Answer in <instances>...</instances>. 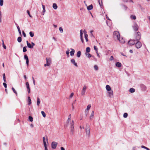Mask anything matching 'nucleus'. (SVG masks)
I'll return each instance as SVG.
<instances>
[{
    "mask_svg": "<svg viewBox=\"0 0 150 150\" xmlns=\"http://www.w3.org/2000/svg\"><path fill=\"white\" fill-rule=\"evenodd\" d=\"M120 37V33L118 31H115L113 33V38L115 40L119 39Z\"/></svg>",
    "mask_w": 150,
    "mask_h": 150,
    "instance_id": "f257e3e1",
    "label": "nucleus"
},
{
    "mask_svg": "<svg viewBox=\"0 0 150 150\" xmlns=\"http://www.w3.org/2000/svg\"><path fill=\"white\" fill-rule=\"evenodd\" d=\"M135 38L136 40L139 41L141 39V34L139 32H137L135 35Z\"/></svg>",
    "mask_w": 150,
    "mask_h": 150,
    "instance_id": "f03ea898",
    "label": "nucleus"
},
{
    "mask_svg": "<svg viewBox=\"0 0 150 150\" xmlns=\"http://www.w3.org/2000/svg\"><path fill=\"white\" fill-rule=\"evenodd\" d=\"M74 122L73 120L72 121V122L70 124V128H71V132L72 133V134H73V132L74 131Z\"/></svg>",
    "mask_w": 150,
    "mask_h": 150,
    "instance_id": "7ed1b4c3",
    "label": "nucleus"
},
{
    "mask_svg": "<svg viewBox=\"0 0 150 150\" xmlns=\"http://www.w3.org/2000/svg\"><path fill=\"white\" fill-rule=\"evenodd\" d=\"M47 64H44V66H49L51 63V59L50 58L48 59L47 57L46 58Z\"/></svg>",
    "mask_w": 150,
    "mask_h": 150,
    "instance_id": "20e7f679",
    "label": "nucleus"
},
{
    "mask_svg": "<svg viewBox=\"0 0 150 150\" xmlns=\"http://www.w3.org/2000/svg\"><path fill=\"white\" fill-rule=\"evenodd\" d=\"M90 128L88 125H86V134L89 135L90 132Z\"/></svg>",
    "mask_w": 150,
    "mask_h": 150,
    "instance_id": "39448f33",
    "label": "nucleus"
},
{
    "mask_svg": "<svg viewBox=\"0 0 150 150\" xmlns=\"http://www.w3.org/2000/svg\"><path fill=\"white\" fill-rule=\"evenodd\" d=\"M87 88V87L86 86H84L83 87V88L82 89L81 94L82 96H84Z\"/></svg>",
    "mask_w": 150,
    "mask_h": 150,
    "instance_id": "423d86ee",
    "label": "nucleus"
},
{
    "mask_svg": "<svg viewBox=\"0 0 150 150\" xmlns=\"http://www.w3.org/2000/svg\"><path fill=\"white\" fill-rule=\"evenodd\" d=\"M135 46L137 48L139 49L142 47V44L140 41H138L136 43Z\"/></svg>",
    "mask_w": 150,
    "mask_h": 150,
    "instance_id": "0eeeda50",
    "label": "nucleus"
},
{
    "mask_svg": "<svg viewBox=\"0 0 150 150\" xmlns=\"http://www.w3.org/2000/svg\"><path fill=\"white\" fill-rule=\"evenodd\" d=\"M135 43V40H130L128 42V44L130 45H132Z\"/></svg>",
    "mask_w": 150,
    "mask_h": 150,
    "instance_id": "6e6552de",
    "label": "nucleus"
},
{
    "mask_svg": "<svg viewBox=\"0 0 150 150\" xmlns=\"http://www.w3.org/2000/svg\"><path fill=\"white\" fill-rule=\"evenodd\" d=\"M57 145V143L56 142H52V148L53 149H55L56 148Z\"/></svg>",
    "mask_w": 150,
    "mask_h": 150,
    "instance_id": "1a4fd4ad",
    "label": "nucleus"
},
{
    "mask_svg": "<svg viewBox=\"0 0 150 150\" xmlns=\"http://www.w3.org/2000/svg\"><path fill=\"white\" fill-rule=\"evenodd\" d=\"M117 40H119L120 42L122 44L124 43L125 42V40L122 37H120L119 39Z\"/></svg>",
    "mask_w": 150,
    "mask_h": 150,
    "instance_id": "9d476101",
    "label": "nucleus"
},
{
    "mask_svg": "<svg viewBox=\"0 0 150 150\" xmlns=\"http://www.w3.org/2000/svg\"><path fill=\"white\" fill-rule=\"evenodd\" d=\"M26 85L27 88L28 92V93H30V88L29 84L28 82H27L26 83Z\"/></svg>",
    "mask_w": 150,
    "mask_h": 150,
    "instance_id": "9b49d317",
    "label": "nucleus"
},
{
    "mask_svg": "<svg viewBox=\"0 0 150 150\" xmlns=\"http://www.w3.org/2000/svg\"><path fill=\"white\" fill-rule=\"evenodd\" d=\"M24 58L26 60V63L27 65H28L29 63V60L28 56L26 54L24 55Z\"/></svg>",
    "mask_w": 150,
    "mask_h": 150,
    "instance_id": "f8f14e48",
    "label": "nucleus"
},
{
    "mask_svg": "<svg viewBox=\"0 0 150 150\" xmlns=\"http://www.w3.org/2000/svg\"><path fill=\"white\" fill-rule=\"evenodd\" d=\"M43 142L44 144H45H45H46V142L47 143H48V139L47 137H46V139H45V137H43Z\"/></svg>",
    "mask_w": 150,
    "mask_h": 150,
    "instance_id": "ddd939ff",
    "label": "nucleus"
},
{
    "mask_svg": "<svg viewBox=\"0 0 150 150\" xmlns=\"http://www.w3.org/2000/svg\"><path fill=\"white\" fill-rule=\"evenodd\" d=\"M138 26L137 25H135L133 26V28L134 30L136 31L138 30Z\"/></svg>",
    "mask_w": 150,
    "mask_h": 150,
    "instance_id": "4468645a",
    "label": "nucleus"
},
{
    "mask_svg": "<svg viewBox=\"0 0 150 150\" xmlns=\"http://www.w3.org/2000/svg\"><path fill=\"white\" fill-rule=\"evenodd\" d=\"M71 62L76 67L78 66L77 63L75 62V60L74 59H72L71 60Z\"/></svg>",
    "mask_w": 150,
    "mask_h": 150,
    "instance_id": "2eb2a0df",
    "label": "nucleus"
},
{
    "mask_svg": "<svg viewBox=\"0 0 150 150\" xmlns=\"http://www.w3.org/2000/svg\"><path fill=\"white\" fill-rule=\"evenodd\" d=\"M94 115V112L93 111H92L91 115L90 116V118L91 120L93 119V117Z\"/></svg>",
    "mask_w": 150,
    "mask_h": 150,
    "instance_id": "dca6fc26",
    "label": "nucleus"
},
{
    "mask_svg": "<svg viewBox=\"0 0 150 150\" xmlns=\"http://www.w3.org/2000/svg\"><path fill=\"white\" fill-rule=\"evenodd\" d=\"M75 52V50L74 49H71V51L70 52V55L72 56L74 55Z\"/></svg>",
    "mask_w": 150,
    "mask_h": 150,
    "instance_id": "f3484780",
    "label": "nucleus"
},
{
    "mask_svg": "<svg viewBox=\"0 0 150 150\" xmlns=\"http://www.w3.org/2000/svg\"><path fill=\"white\" fill-rule=\"evenodd\" d=\"M108 92L109 94V96L110 97H111L113 95V92L112 90Z\"/></svg>",
    "mask_w": 150,
    "mask_h": 150,
    "instance_id": "a211bd4d",
    "label": "nucleus"
},
{
    "mask_svg": "<svg viewBox=\"0 0 150 150\" xmlns=\"http://www.w3.org/2000/svg\"><path fill=\"white\" fill-rule=\"evenodd\" d=\"M116 66L119 67H121V64L119 62H117L116 63Z\"/></svg>",
    "mask_w": 150,
    "mask_h": 150,
    "instance_id": "6ab92c4d",
    "label": "nucleus"
},
{
    "mask_svg": "<svg viewBox=\"0 0 150 150\" xmlns=\"http://www.w3.org/2000/svg\"><path fill=\"white\" fill-rule=\"evenodd\" d=\"M106 90L108 91H110L111 90V88L109 85L106 86Z\"/></svg>",
    "mask_w": 150,
    "mask_h": 150,
    "instance_id": "aec40b11",
    "label": "nucleus"
},
{
    "mask_svg": "<svg viewBox=\"0 0 150 150\" xmlns=\"http://www.w3.org/2000/svg\"><path fill=\"white\" fill-rule=\"evenodd\" d=\"M71 115H69V116L68 118L67 119V123H69V121L71 120Z\"/></svg>",
    "mask_w": 150,
    "mask_h": 150,
    "instance_id": "412c9836",
    "label": "nucleus"
},
{
    "mask_svg": "<svg viewBox=\"0 0 150 150\" xmlns=\"http://www.w3.org/2000/svg\"><path fill=\"white\" fill-rule=\"evenodd\" d=\"M40 103V99L38 97L37 98V105L38 106H39Z\"/></svg>",
    "mask_w": 150,
    "mask_h": 150,
    "instance_id": "4be33fe9",
    "label": "nucleus"
},
{
    "mask_svg": "<svg viewBox=\"0 0 150 150\" xmlns=\"http://www.w3.org/2000/svg\"><path fill=\"white\" fill-rule=\"evenodd\" d=\"M93 6L92 4L87 7V9H92L93 8Z\"/></svg>",
    "mask_w": 150,
    "mask_h": 150,
    "instance_id": "5701e85b",
    "label": "nucleus"
},
{
    "mask_svg": "<svg viewBox=\"0 0 150 150\" xmlns=\"http://www.w3.org/2000/svg\"><path fill=\"white\" fill-rule=\"evenodd\" d=\"M53 7L54 9H56L57 7L56 4L54 3L53 4Z\"/></svg>",
    "mask_w": 150,
    "mask_h": 150,
    "instance_id": "b1692460",
    "label": "nucleus"
},
{
    "mask_svg": "<svg viewBox=\"0 0 150 150\" xmlns=\"http://www.w3.org/2000/svg\"><path fill=\"white\" fill-rule=\"evenodd\" d=\"M81 52L80 51H79L77 52V56L78 57H80Z\"/></svg>",
    "mask_w": 150,
    "mask_h": 150,
    "instance_id": "393cba45",
    "label": "nucleus"
},
{
    "mask_svg": "<svg viewBox=\"0 0 150 150\" xmlns=\"http://www.w3.org/2000/svg\"><path fill=\"white\" fill-rule=\"evenodd\" d=\"M90 48L89 47H88L86 48V53H89L90 52Z\"/></svg>",
    "mask_w": 150,
    "mask_h": 150,
    "instance_id": "a878e982",
    "label": "nucleus"
},
{
    "mask_svg": "<svg viewBox=\"0 0 150 150\" xmlns=\"http://www.w3.org/2000/svg\"><path fill=\"white\" fill-rule=\"evenodd\" d=\"M135 90L132 88H131L129 89V91L131 93H134L135 92Z\"/></svg>",
    "mask_w": 150,
    "mask_h": 150,
    "instance_id": "bb28decb",
    "label": "nucleus"
},
{
    "mask_svg": "<svg viewBox=\"0 0 150 150\" xmlns=\"http://www.w3.org/2000/svg\"><path fill=\"white\" fill-rule=\"evenodd\" d=\"M17 40L19 42H20L22 41V39L21 37H19L18 38Z\"/></svg>",
    "mask_w": 150,
    "mask_h": 150,
    "instance_id": "cd10ccee",
    "label": "nucleus"
},
{
    "mask_svg": "<svg viewBox=\"0 0 150 150\" xmlns=\"http://www.w3.org/2000/svg\"><path fill=\"white\" fill-rule=\"evenodd\" d=\"M28 104L30 105L31 103V100L30 97H28Z\"/></svg>",
    "mask_w": 150,
    "mask_h": 150,
    "instance_id": "c85d7f7f",
    "label": "nucleus"
},
{
    "mask_svg": "<svg viewBox=\"0 0 150 150\" xmlns=\"http://www.w3.org/2000/svg\"><path fill=\"white\" fill-rule=\"evenodd\" d=\"M41 113L43 116L44 117H46V115L45 112L43 111H42Z\"/></svg>",
    "mask_w": 150,
    "mask_h": 150,
    "instance_id": "c756f323",
    "label": "nucleus"
},
{
    "mask_svg": "<svg viewBox=\"0 0 150 150\" xmlns=\"http://www.w3.org/2000/svg\"><path fill=\"white\" fill-rule=\"evenodd\" d=\"M27 45L29 48H33V46H32L30 43H29Z\"/></svg>",
    "mask_w": 150,
    "mask_h": 150,
    "instance_id": "7c9ffc66",
    "label": "nucleus"
},
{
    "mask_svg": "<svg viewBox=\"0 0 150 150\" xmlns=\"http://www.w3.org/2000/svg\"><path fill=\"white\" fill-rule=\"evenodd\" d=\"M86 56L89 58L91 57V54L88 53H86Z\"/></svg>",
    "mask_w": 150,
    "mask_h": 150,
    "instance_id": "2f4dec72",
    "label": "nucleus"
},
{
    "mask_svg": "<svg viewBox=\"0 0 150 150\" xmlns=\"http://www.w3.org/2000/svg\"><path fill=\"white\" fill-rule=\"evenodd\" d=\"M29 34H30V36L32 37H33L34 36V34L32 32H30L29 33Z\"/></svg>",
    "mask_w": 150,
    "mask_h": 150,
    "instance_id": "473e14b6",
    "label": "nucleus"
},
{
    "mask_svg": "<svg viewBox=\"0 0 150 150\" xmlns=\"http://www.w3.org/2000/svg\"><path fill=\"white\" fill-rule=\"evenodd\" d=\"M88 35L87 34H86V35H85V38L86 41V42H88Z\"/></svg>",
    "mask_w": 150,
    "mask_h": 150,
    "instance_id": "72a5a7b5",
    "label": "nucleus"
},
{
    "mask_svg": "<svg viewBox=\"0 0 150 150\" xmlns=\"http://www.w3.org/2000/svg\"><path fill=\"white\" fill-rule=\"evenodd\" d=\"M28 118H29V119L30 121V122H32L33 121V118L32 117L29 116L28 117Z\"/></svg>",
    "mask_w": 150,
    "mask_h": 150,
    "instance_id": "f704fd0d",
    "label": "nucleus"
},
{
    "mask_svg": "<svg viewBox=\"0 0 150 150\" xmlns=\"http://www.w3.org/2000/svg\"><path fill=\"white\" fill-rule=\"evenodd\" d=\"M12 90L13 91V92L15 93V94H16V95H17V93L16 92V91L15 90V89L14 88H13V87H12Z\"/></svg>",
    "mask_w": 150,
    "mask_h": 150,
    "instance_id": "c9c22d12",
    "label": "nucleus"
},
{
    "mask_svg": "<svg viewBox=\"0 0 150 150\" xmlns=\"http://www.w3.org/2000/svg\"><path fill=\"white\" fill-rule=\"evenodd\" d=\"M91 107V104H89L88 105L87 107L86 110L88 111V110L90 109Z\"/></svg>",
    "mask_w": 150,
    "mask_h": 150,
    "instance_id": "e433bc0d",
    "label": "nucleus"
},
{
    "mask_svg": "<svg viewBox=\"0 0 150 150\" xmlns=\"http://www.w3.org/2000/svg\"><path fill=\"white\" fill-rule=\"evenodd\" d=\"M131 18L135 20L136 18V17L135 16L132 15L131 16Z\"/></svg>",
    "mask_w": 150,
    "mask_h": 150,
    "instance_id": "4c0bfd02",
    "label": "nucleus"
},
{
    "mask_svg": "<svg viewBox=\"0 0 150 150\" xmlns=\"http://www.w3.org/2000/svg\"><path fill=\"white\" fill-rule=\"evenodd\" d=\"M83 31L82 30H81L80 31V38L82 37V35H83Z\"/></svg>",
    "mask_w": 150,
    "mask_h": 150,
    "instance_id": "58836bf2",
    "label": "nucleus"
},
{
    "mask_svg": "<svg viewBox=\"0 0 150 150\" xmlns=\"http://www.w3.org/2000/svg\"><path fill=\"white\" fill-rule=\"evenodd\" d=\"M128 114L127 113H125L123 115V117L125 118H126L127 117Z\"/></svg>",
    "mask_w": 150,
    "mask_h": 150,
    "instance_id": "ea45409f",
    "label": "nucleus"
},
{
    "mask_svg": "<svg viewBox=\"0 0 150 150\" xmlns=\"http://www.w3.org/2000/svg\"><path fill=\"white\" fill-rule=\"evenodd\" d=\"M27 51L26 47H24L23 48V51L24 52H26Z\"/></svg>",
    "mask_w": 150,
    "mask_h": 150,
    "instance_id": "a19ab883",
    "label": "nucleus"
},
{
    "mask_svg": "<svg viewBox=\"0 0 150 150\" xmlns=\"http://www.w3.org/2000/svg\"><path fill=\"white\" fill-rule=\"evenodd\" d=\"M69 49H68L67 51L66 52V54L67 55V56L68 57L69 56Z\"/></svg>",
    "mask_w": 150,
    "mask_h": 150,
    "instance_id": "79ce46f5",
    "label": "nucleus"
},
{
    "mask_svg": "<svg viewBox=\"0 0 150 150\" xmlns=\"http://www.w3.org/2000/svg\"><path fill=\"white\" fill-rule=\"evenodd\" d=\"M44 147L45 148V150H48V149H47V144H45H45H44Z\"/></svg>",
    "mask_w": 150,
    "mask_h": 150,
    "instance_id": "37998d69",
    "label": "nucleus"
},
{
    "mask_svg": "<svg viewBox=\"0 0 150 150\" xmlns=\"http://www.w3.org/2000/svg\"><path fill=\"white\" fill-rule=\"evenodd\" d=\"M3 4V0H0V4L1 6H2Z\"/></svg>",
    "mask_w": 150,
    "mask_h": 150,
    "instance_id": "c03bdc74",
    "label": "nucleus"
},
{
    "mask_svg": "<svg viewBox=\"0 0 150 150\" xmlns=\"http://www.w3.org/2000/svg\"><path fill=\"white\" fill-rule=\"evenodd\" d=\"M142 148L145 149H146L147 150H150L148 148L145 146H142Z\"/></svg>",
    "mask_w": 150,
    "mask_h": 150,
    "instance_id": "a18cd8bd",
    "label": "nucleus"
},
{
    "mask_svg": "<svg viewBox=\"0 0 150 150\" xmlns=\"http://www.w3.org/2000/svg\"><path fill=\"white\" fill-rule=\"evenodd\" d=\"M3 41V47L4 48V49H6V46L4 44V42L3 40H2Z\"/></svg>",
    "mask_w": 150,
    "mask_h": 150,
    "instance_id": "49530a36",
    "label": "nucleus"
},
{
    "mask_svg": "<svg viewBox=\"0 0 150 150\" xmlns=\"http://www.w3.org/2000/svg\"><path fill=\"white\" fill-rule=\"evenodd\" d=\"M94 69L96 70H97L98 69V67L96 65H95L94 66Z\"/></svg>",
    "mask_w": 150,
    "mask_h": 150,
    "instance_id": "de8ad7c7",
    "label": "nucleus"
},
{
    "mask_svg": "<svg viewBox=\"0 0 150 150\" xmlns=\"http://www.w3.org/2000/svg\"><path fill=\"white\" fill-rule=\"evenodd\" d=\"M59 31L61 32V33H62L63 32V30L62 28L61 27H59Z\"/></svg>",
    "mask_w": 150,
    "mask_h": 150,
    "instance_id": "09e8293b",
    "label": "nucleus"
},
{
    "mask_svg": "<svg viewBox=\"0 0 150 150\" xmlns=\"http://www.w3.org/2000/svg\"><path fill=\"white\" fill-rule=\"evenodd\" d=\"M3 85L5 88H7V85L6 83H3Z\"/></svg>",
    "mask_w": 150,
    "mask_h": 150,
    "instance_id": "8fccbe9b",
    "label": "nucleus"
},
{
    "mask_svg": "<svg viewBox=\"0 0 150 150\" xmlns=\"http://www.w3.org/2000/svg\"><path fill=\"white\" fill-rule=\"evenodd\" d=\"M27 12L28 14L29 15L30 17H32V16H31V15L30 14L29 11L28 10H27Z\"/></svg>",
    "mask_w": 150,
    "mask_h": 150,
    "instance_id": "3c124183",
    "label": "nucleus"
},
{
    "mask_svg": "<svg viewBox=\"0 0 150 150\" xmlns=\"http://www.w3.org/2000/svg\"><path fill=\"white\" fill-rule=\"evenodd\" d=\"M74 93H71V95H70V97H70V98H71L73 96H74Z\"/></svg>",
    "mask_w": 150,
    "mask_h": 150,
    "instance_id": "603ef678",
    "label": "nucleus"
},
{
    "mask_svg": "<svg viewBox=\"0 0 150 150\" xmlns=\"http://www.w3.org/2000/svg\"><path fill=\"white\" fill-rule=\"evenodd\" d=\"M98 1L99 2L100 5V6H101V8H103L102 7V6L100 2V1H101V0H98Z\"/></svg>",
    "mask_w": 150,
    "mask_h": 150,
    "instance_id": "864d4df0",
    "label": "nucleus"
},
{
    "mask_svg": "<svg viewBox=\"0 0 150 150\" xmlns=\"http://www.w3.org/2000/svg\"><path fill=\"white\" fill-rule=\"evenodd\" d=\"M22 33H23V35L25 37H26V34H25V32L24 31H23L22 32Z\"/></svg>",
    "mask_w": 150,
    "mask_h": 150,
    "instance_id": "5fc2aeb1",
    "label": "nucleus"
},
{
    "mask_svg": "<svg viewBox=\"0 0 150 150\" xmlns=\"http://www.w3.org/2000/svg\"><path fill=\"white\" fill-rule=\"evenodd\" d=\"M94 49L95 50H98V48L96 46H94Z\"/></svg>",
    "mask_w": 150,
    "mask_h": 150,
    "instance_id": "6e6d98bb",
    "label": "nucleus"
},
{
    "mask_svg": "<svg viewBox=\"0 0 150 150\" xmlns=\"http://www.w3.org/2000/svg\"><path fill=\"white\" fill-rule=\"evenodd\" d=\"M113 57L112 56H111L110 57V60H113Z\"/></svg>",
    "mask_w": 150,
    "mask_h": 150,
    "instance_id": "4d7b16f0",
    "label": "nucleus"
},
{
    "mask_svg": "<svg viewBox=\"0 0 150 150\" xmlns=\"http://www.w3.org/2000/svg\"><path fill=\"white\" fill-rule=\"evenodd\" d=\"M18 32H19V33H20V34L21 35V30H20V29H19V30H18Z\"/></svg>",
    "mask_w": 150,
    "mask_h": 150,
    "instance_id": "13d9d810",
    "label": "nucleus"
},
{
    "mask_svg": "<svg viewBox=\"0 0 150 150\" xmlns=\"http://www.w3.org/2000/svg\"><path fill=\"white\" fill-rule=\"evenodd\" d=\"M83 32H84V33L85 34V35H86V34H86L87 32H86V30H84Z\"/></svg>",
    "mask_w": 150,
    "mask_h": 150,
    "instance_id": "bf43d9fd",
    "label": "nucleus"
},
{
    "mask_svg": "<svg viewBox=\"0 0 150 150\" xmlns=\"http://www.w3.org/2000/svg\"><path fill=\"white\" fill-rule=\"evenodd\" d=\"M81 41L83 43L84 41H83V38L82 37L81 38Z\"/></svg>",
    "mask_w": 150,
    "mask_h": 150,
    "instance_id": "052dcab7",
    "label": "nucleus"
},
{
    "mask_svg": "<svg viewBox=\"0 0 150 150\" xmlns=\"http://www.w3.org/2000/svg\"><path fill=\"white\" fill-rule=\"evenodd\" d=\"M85 112L86 113V116H87L88 113V111H87L86 110L85 111Z\"/></svg>",
    "mask_w": 150,
    "mask_h": 150,
    "instance_id": "680f3d73",
    "label": "nucleus"
},
{
    "mask_svg": "<svg viewBox=\"0 0 150 150\" xmlns=\"http://www.w3.org/2000/svg\"><path fill=\"white\" fill-rule=\"evenodd\" d=\"M45 10H43V11H42V15H44L45 12Z\"/></svg>",
    "mask_w": 150,
    "mask_h": 150,
    "instance_id": "e2e57ef3",
    "label": "nucleus"
},
{
    "mask_svg": "<svg viewBox=\"0 0 150 150\" xmlns=\"http://www.w3.org/2000/svg\"><path fill=\"white\" fill-rule=\"evenodd\" d=\"M4 81L5 82H6V78L5 77H3Z\"/></svg>",
    "mask_w": 150,
    "mask_h": 150,
    "instance_id": "0e129e2a",
    "label": "nucleus"
},
{
    "mask_svg": "<svg viewBox=\"0 0 150 150\" xmlns=\"http://www.w3.org/2000/svg\"><path fill=\"white\" fill-rule=\"evenodd\" d=\"M31 44H32V46H33H33H34L35 45V44L33 42H31Z\"/></svg>",
    "mask_w": 150,
    "mask_h": 150,
    "instance_id": "69168bd1",
    "label": "nucleus"
},
{
    "mask_svg": "<svg viewBox=\"0 0 150 150\" xmlns=\"http://www.w3.org/2000/svg\"><path fill=\"white\" fill-rule=\"evenodd\" d=\"M129 52H130V53H133V51H132V50H129Z\"/></svg>",
    "mask_w": 150,
    "mask_h": 150,
    "instance_id": "338daca9",
    "label": "nucleus"
},
{
    "mask_svg": "<svg viewBox=\"0 0 150 150\" xmlns=\"http://www.w3.org/2000/svg\"><path fill=\"white\" fill-rule=\"evenodd\" d=\"M61 150H65L64 148L63 147H61Z\"/></svg>",
    "mask_w": 150,
    "mask_h": 150,
    "instance_id": "774afa93",
    "label": "nucleus"
}]
</instances>
